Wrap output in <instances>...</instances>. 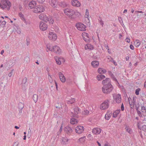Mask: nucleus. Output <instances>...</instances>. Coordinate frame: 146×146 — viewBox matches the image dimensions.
<instances>
[{
    "instance_id": "20",
    "label": "nucleus",
    "mask_w": 146,
    "mask_h": 146,
    "mask_svg": "<svg viewBox=\"0 0 146 146\" xmlns=\"http://www.w3.org/2000/svg\"><path fill=\"white\" fill-rule=\"evenodd\" d=\"M62 141L61 142V144L63 145H65L68 143V139L66 137H62Z\"/></svg>"
},
{
    "instance_id": "3",
    "label": "nucleus",
    "mask_w": 146,
    "mask_h": 146,
    "mask_svg": "<svg viewBox=\"0 0 146 146\" xmlns=\"http://www.w3.org/2000/svg\"><path fill=\"white\" fill-rule=\"evenodd\" d=\"M44 10V8L42 5H39L35 7L33 11L35 13H38L43 12Z\"/></svg>"
},
{
    "instance_id": "13",
    "label": "nucleus",
    "mask_w": 146,
    "mask_h": 146,
    "mask_svg": "<svg viewBox=\"0 0 146 146\" xmlns=\"http://www.w3.org/2000/svg\"><path fill=\"white\" fill-rule=\"evenodd\" d=\"M36 2L34 1H30L29 4V6L31 9H34V8L36 7Z\"/></svg>"
},
{
    "instance_id": "41",
    "label": "nucleus",
    "mask_w": 146,
    "mask_h": 146,
    "mask_svg": "<svg viewBox=\"0 0 146 146\" xmlns=\"http://www.w3.org/2000/svg\"><path fill=\"white\" fill-rule=\"evenodd\" d=\"M27 80V78L26 77H25L23 78L22 81V83L25 84L26 83Z\"/></svg>"
},
{
    "instance_id": "16",
    "label": "nucleus",
    "mask_w": 146,
    "mask_h": 146,
    "mask_svg": "<svg viewBox=\"0 0 146 146\" xmlns=\"http://www.w3.org/2000/svg\"><path fill=\"white\" fill-rule=\"evenodd\" d=\"M92 132L95 134H100L101 131V129L99 128H95L92 130Z\"/></svg>"
},
{
    "instance_id": "24",
    "label": "nucleus",
    "mask_w": 146,
    "mask_h": 146,
    "mask_svg": "<svg viewBox=\"0 0 146 146\" xmlns=\"http://www.w3.org/2000/svg\"><path fill=\"white\" fill-rule=\"evenodd\" d=\"M105 78V76L102 74L98 75L96 77L97 80L98 81H100Z\"/></svg>"
},
{
    "instance_id": "45",
    "label": "nucleus",
    "mask_w": 146,
    "mask_h": 146,
    "mask_svg": "<svg viewBox=\"0 0 146 146\" xmlns=\"http://www.w3.org/2000/svg\"><path fill=\"white\" fill-rule=\"evenodd\" d=\"M137 114L140 117H142V115L141 114V113L140 111H137Z\"/></svg>"
},
{
    "instance_id": "10",
    "label": "nucleus",
    "mask_w": 146,
    "mask_h": 146,
    "mask_svg": "<svg viewBox=\"0 0 146 146\" xmlns=\"http://www.w3.org/2000/svg\"><path fill=\"white\" fill-rule=\"evenodd\" d=\"M83 126H79L76 127L75 129L76 132L79 134L82 133L84 131Z\"/></svg>"
},
{
    "instance_id": "55",
    "label": "nucleus",
    "mask_w": 146,
    "mask_h": 146,
    "mask_svg": "<svg viewBox=\"0 0 146 146\" xmlns=\"http://www.w3.org/2000/svg\"><path fill=\"white\" fill-rule=\"evenodd\" d=\"M84 40L86 42H88L89 41V37H87V38H84Z\"/></svg>"
},
{
    "instance_id": "31",
    "label": "nucleus",
    "mask_w": 146,
    "mask_h": 146,
    "mask_svg": "<svg viewBox=\"0 0 146 146\" xmlns=\"http://www.w3.org/2000/svg\"><path fill=\"white\" fill-rule=\"evenodd\" d=\"M79 108L77 107L75 108L74 109V113L75 115H77L79 111Z\"/></svg>"
},
{
    "instance_id": "52",
    "label": "nucleus",
    "mask_w": 146,
    "mask_h": 146,
    "mask_svg": "<svg viewBox=\"0 0 146 146\" xmlns=\"http://www.w3.org/2000/svg\"><path fill=\"white\" fill-rule=\"evenodd\" d=\"M135 103H136V100L135 99L133 98V101L132 102V103H133V105H134L135 104Z\"/></svg>"
},
{
    "instance_id": "34",
    "label": "nucleus",
    "mask_w": 146,
    "mask_h": 146,
    "mask_svg": "<svg viewBox=\"0 0 146 146\" xmlns=\"http://www.w3.org/2000/svg\"><path fill=\"white\" fill-rule=\"evenodd\" d=\"M32 133L31 130L30 129V128L29 129L28 134L27 135V137L28 138H29L31 137V135Z\"/></svg>"
},
{
    "instance_id": "26",
    "label": "nucleus",
    "mask_w": 146,
    "mask_h": 146,
    "mask_svg": "<svg viewBox=\"0 0 146 146\" xmlns=\"http://www.w3.org/2000/svg\"><path fill=\"white\" fill-rule=\"evenodd\" d=\"M54 58L57 64L60 65L61 64V62L60 60V58L57 56H55Z\"/></svg>"
},
{
    "instance_id": "28",
    "label": "nucleus",
    "mask_w": 146,
    "mask_h": 146,
    "mask_svg": "<svg viewBox=\"0 0 146 146\" xmlns=\"http://www.w3.org/2000/svg\"><path fill=\"white\" fill-rule=\"evenodd\" d=\"M120 110L119 109V110H116L113 112V117L114 118L116 117H117V115L120 112Z\"/></svg>"
},
{
    "instance_id": "27",
    "label": "nucleus",
    "mask_w": 146,
    "mask_h": 146,
    "mask_svg": "<svg viewBox=\"0 0 146 146\" xmlns=\"http://www.w3.org/2000/svg\"><path fill=\"white\" fill-rule=\"evenodd\" d=\"M78 122V120L73 118L71 119L70 120V123L72 124H75L77 123Z\"/></svg>"
},
{
    "instance_id": "2",
    "label": "nucleus",
    "mask_w": 146,
    "mask_h": 146,
    "mask_svg": "<svg viewBox=\"0 0 146 146\" xmlns=\"http://www.w3.org/2000/svg\"><path fill=\"white\" fill-rule=\"evenodd\" d=\"M11 6V2L8 0H2L1 1V5H0V7L4 9L5 8H7V10H9Z\"/></svg>"
},
{
    "instance_id": "56",
    "label": "nucleus",
    "mask_w": 146,
    "mask_h": 146,
    "mask_svg": "<svg viewBox=\"0 0 146 146\" xmlns=\"http://www.w3.org/2000/svg\"><path fill=\"white\" fill-rule=\"evenodd\" d=\"M125 41L126 42L129 43L130 42V39L129 38H127L125 39Z\"/></svg>"
},
{
    "instance_id": "37",
    "label": "nucleus",
    "mask_w": 146,
    "mask_h": 146,
    "mask_svg": "<svg viewBox=\"0 0 146 146\" xmlns=\"http://www.w3.org/2000/svg\"><path fill=\"white\" fill-rule=\"evenodd\" d=\"M127 132H128L130 134L131 133V131L130 129L127 126H126L125 128Z\"/></svg>"
},
{
    "instance_id": "35",
    "label": "nucleus",
    "mask_w": 146,
    "mask_h": 146,
    "mask_svg": "<svg viewBox=\"0 0 146 146\" xmlns=\"http://www.w3.org/2000/svg\"><path fill=\"white\" fill-rule=\"evenodd\" d=\"M111 113L110 114H106L105 117V119L108 120H109L110 117V116H111V115H110Z\"/></svg>"
},
{
    "instance_id": "64",
    "label": "nucleus",
    "mask_w": 146,
    "mask_h": 146,
    "mask_svg": "<svg viewBox=\"0 0 146 146\" xmlns=\"http://www.w3.org/2000/svg\"><path fill=\"white\" fill-rule=\"evenodd\" d=\"M137 127L138 128H140V127H139V122H137Z\"/></svg>"
},
{
    "instance_id": "9",
    "label": "nucleus",
    "mask_w": 146,
    "mask_h": 146,
    "mask_svg": "<svg viewBox=\"0 0 146 146\" xmlns=\"http://www.w3.org/2000/svg\"><path fill=\"white\" fill-rule=\"evenodd\" d=\"M48 37L50 40H55L56 39L57 37L56 35L53 32H50L49 33Z\"/></svg>"
},
{
    "instance_id": "32",
    "label": "nucleus",
    "mask_w": 146,
    "mask_h": 146,
    "mask_svg": "<svg viewBox=\"0 0 146 146\" xmlns=\"http://www.w3.org/2000/svg\"><path fill=\"white\" fill-rule=\"evenodd\" d=\"M32 98L34 100V101L35 102H36L38 100V95L36 94H35L33 95V96L32 97Z\"/></svg>"
},
{
    "instance_id": "60",
    "label": "nucleus",
    "mask_w": 146,
    "mask_h": 146,
    "mask_svg": "<svg viewBox=\"0 0 146 146\" xmlns=\"http://www.w3.org/2000/svg\"><path fill=\"white\" fill-rule=\"evenodd\" d=\"M19 16H20V17H23V15L21 13H19Z\"/></svg>"
},
{
    "instance_id": "18",
    "label": "nucleus",
    "mask_w": 146,
    "mask_h": 146,
    "mask_svg": "<svg viewBox=\"0 0 146 146\" xmlns=\"http://www.w3.org/2000/svg\"><path fill=\"white\" fill-rule=\"evenodd\" d=\"M115 100L117 103H120L121 100V95L119 94H117L115 97Z\"/></svg>"
},
{
    "instance_id": "46",
    "label": "nucleus",
    "mask_w": 146,
    "mask_h": 146,
    "mask_svg": "<svg viewBox=\"0 0 146 146\" xmlns=\"http://www.w3.org/2000/svg\"><path fill=\"white\" fill-rule=\"evenodd\" d=\"M142 129L144 131H146V125H143L142 127Z\"/></svg>"
},
{
    "instance_id": "17",
    "label": "nucleus",
    "mask_w": 146,
    "mask_h": 146,
    "mask_svg": "<svg viewBox=\"0 0 146 146\" xmlns=\"http://www.w3.org/2000/svg\"><path fill=\"white\" fill-rule=\"evenodd\" d=\"M59 75L60 81L62 82H64L66 81V78L63 74L60 72L59 73Z\"/></svg>"
},
{
    "instance_id": "49",
    "label": "nucleus",
    "mask_w": 146,
    "mask_h": 146,
    "mask_svg": "<svg viewBox=\"0 0 146 146\" xmlns=\"http://www.w3.org/2000/svg\"><path fill=\"white\" fill-rule=\"evenodd\" d=\"M99 22L100 25H101L103 27L104 24L103 21L101 19L99 20Z\"/></svg>"
},
{
    "instance_id": "23",
    "label": "nucleus",
    "mask_w": 146,
    "mask_h": 146,
    "mask_svg": "<svg viewBox=\"0 0 146 146\" xmlns=\"http://www.w3.org/2000/svg\"><path fill=\"white\" fill-rule=\"evenodd\" d=\"M110 83V79L109 78H106L105 80H104L102 81V84L104 85L106 84H108Z\"/></svg>"
},
{
    "instance_id": "61",
    "label": "nucleus",
    "mask_w": 146,
    "mask_h": 146,
    "mask_svg": "<svg viewBox=\"0 0 146 146\" xmlns=\"http://www.w3.org/2000/svg\"><path fill=\"white\" fill-rule=\"evenodd\" d=\"M104 146H111L108 143H106L105 145Z\"/></svg>"
},
{
    "instance_id": "44",
    "label": "nucleus",
    "mask_w": 146,
    "mask_h": 146,
    "mask_svg": "<svg viewBox=\"0 0 146 146\" xmlns=\"http://www.w3.org/2000/svg\"><path fill=\"white\" fill-rule=\"evenodd\" d=\"M85 137H81L79 139V141L81 142H83L85 140Z\"/></svg>"
},
{
    "instance_id": "51",
    "label": "nucleus",
    "mask_w": 146,
    "mask_h": 146,
    "mask_svg": "<svg viewBox=\"0 0 146 146\" xmlns=\"http://www.w3.org/2000/svg\"><path fill=\"white\" fill-rule=\"evenodd\" d=\"M14 70L13 69L8 74V76L10 77L11 76V75H12V74L13 72V71Z\"/></svg>"
},
{
    "instance_id": "36",
    "label": "nucleus",
    "mask_w": 146,
    "mask_h": 146,
    "mask_svg": "<svg viewBox=\"0 0 146 146\" xmlns=\"http://www.w3.org/2000/svg\"><path fill=\"white\" fill-rule=\"evenodd\" d=\"M141 90V89L140 88H138L135 91V94L137 95H139V92Z\"/></svg>"
},
{
    "instance_id": "22",
    "label": "nucleus",
    "mask_w": 146,
    "mask_h": 146,
    "mask_svg": "<svg viewBox=\"0 0 146 146\" xmlns=\"http://www.w3.org/2000/svg\"><path fill=\"white\" fill-rule=\"evenodd\" d=\"M91 65L94 67H97L99 65V62L96 60L92 62Z\"/></svg>"
},
{
    "instance_id": "38",
    "label": "nucleus",
    "mask_w": 146,
    "mask_h": 146,
    "mask_svg": "<svg viewBox=\"0 0 146 146\" xmlns=\"http://www.w3.org/2000/svg\"><path fill=\"white\" fill-rule=\"evenodd\" d=\"M89 16V10L88 9H86V13H85V17L86 18H88Z\"/></svg>"
},
{
    "instance_id": "11",
    "label": "nucleus",
    "mask_w": 146,
    "mask_h": 146,
    "mask_svg": "<svg viewBox=\"0 0 146 146\" xmlns=\"http://www.w3.org/2000/svg\"><path fill=\"white\" fill-rule=\"evenodd\" d=\"M24 103L20 102L18 105V108L19 109V113L18 115H21L22 112V109L24 108Z\"/></svg>"
},
{
    "instance_id": "50",
    "label": "nucleus",
    "mask_w": 146,
    "mask_h": 146,
    "mask_svg": "<svg viewBox=\"0 0 146 146\" xmlns=\"http://www.w3.org/2000/svg\"><path fill=\"white\" fill-rule=\"evenodd\" d=\"M40 3H43L45 1V0H37Z\"/></svg>"
},
{
    "instance_id": "19",
    "label": "nucleus",
    "mask_w": 146,
    "mask_h": 146,
    "mask_svg": "<svg viewBox=\"0 0 146 146\" xmlns=\"http://www.w3.org/2000/svg\"><path fill=\"white\" fill-rule=\"evenodd\" d=\"M58 4V2L56 0H52L51 5V6L53 8L56 7Z\"/></svg>"
},
{
    "instance_id": "21",
    "label": "nucleus",
    "mask_w": 146,
    "mask_h": 146,
    "mask_svg": "<svg viewBox=\"0 0 146 146\" xmlns=\"http://www.w3.org/2000/svg\"><path fill=\"white\" fill-rule=\"evenodd\" d=\"M59 6L63 8L67 7L68 6V4L65 2L62 1L60 2L59 4Z\"/></svg>"
},
{
    "instance_id": "1",
    "label": "nucleus",
    "mask_w": 146,
    "mask_h": 146,
    "mask_svg": "<svg viewBox=\"0 0 146 146\" xmlns=\"http://www.w3.org/2000/svg\"><path fill=\"white\" fill-rule=\"evenodd\" d=\"M113 87L111 83L107 84H106L103 86L102 88L103 92L105 94H109L112 91Z\"/></svg>"
},
{
    "instance_id": "30",
    "label": "nucleus",
    "mask_w": 146,
    "mask_h": 146,
    "mask_svg": "<svg viewBox=\"0 0 146 146\" xmlns=\"http://www.w3.org/2000/svg\"><path fill=\"white\" fill-rule=\"evenodd\" d=\"M89 113L88 110H84L82 112V114L83 115H88Z\"/></svg>"
},
{
    "instance_id": "53",
    "label": "nucleus",
    "mask_w": 146,
    "mask_h": 146,
    "mask_svg": "<svg viewBox=\"0 0 146 146\" xmlns=\"http://www.w3.org/2000/svg\"><path fill=\"white\" fill-rule=\"evenodd\" d=\"M48 78L49 81L50 82L52 83L53 80H52V78L51 76H50V77H49Z\"/></svg>"
},
{
    "instance_id": "58",
    "label": "nucleus",
    "mask_w": 146,
    "mask_h": 146,
    "mask_svg": "<svg viewBox=\"0 0 146 146\" xmlns=\"http://www.w3.org/2000/svg\"><path fill=\"white\" fill-rule=\"evenodd\" d=\"M130 48L131 50H133V49H134L133 46V45H132V44H131L130 45Z\"/></svg>"
},
{
    "instance_id": "25",
    "label": "nucleus",
    "mask_w": 146,
    "mask_h": 146,
    "mask_svg": "<svg viewBox=\"0 0 146 146\" xmlns=\"http://www.w3.org/2000/svg\"><path fill=\"white\" fill-rule=\"evenodd\" d=\"M98 72L100 74H102L105 73L106 71L105 69H103L102 68H99L98 70Z\"/></svg>"
},
{
    "instance_id": "57",
    "label": "nucleus",
    "mask_w": 146,
    "mask_h": 146,
    "mask_svg": "<svg viewBox=\"0 0 146 146\" xmlns=\"http://www.w3.org/2000/svg\"><path fill=\"white\" fill-rule=\"evenodd\" d=\"M18 143L17 142H15L13 144V146H18Z\"/></svg>"
},
{
    "instance_id": "62",
    "label": "nucleus",
    "mask_w": 146,
    "mask_h": 146,
    "mask_svg": "<svg viewBox=\"0 0 146 146\" xmlns=\"http://www.w3.org/2000/svg\"><path fill=\"white\" fill-rule=\"evenodd\" d=\"M6 23V22H5V21H3L2 22V24L3 25H5V24Z\"/></svg>"
},
{
    "instance_id": "40",
    "label": "nucleus",
    "mask_w": 146,
    "mask_h": 146,
    "mask_svg": "<svg viewBox=\"0 0 146 146\" xmlns=\"http://www.w3.org/2000/svg\"><path fill=\"white\" fill-rule=\"evenodd\" d=\"M74 14L75 15L78 17H80L81 16L80 13L78 12H75Z\"/></svg>"
},
{
    "instance_id": "63",
    "label": "nucleus",
    "mask_w": 146,
    "mask_h": 146,
    "mask_svg": "<svg viewBox=\"0 0 146 146\" xmlns=\"http://www.w3.org/2000/svg\"><path fill=\"white\" fill-rule=\"evenodd\" d=\"M113 64L115 65V66H117V64L116 63V62H115V61L114 60H113Z\"/></svg>"
},
{
    "instance_id": "8",
    "label": "nucleus",
    "mask_w": 146,
    "mask_h": 146,
    "mask_svg": "<svg viewBox=\"0 0 146 146\" xmlns=\"http://www.w3.org/2000/svg\"><path fill=\"white\" fill-rule=\"evenodd\" d=\"M39 28L42 31H45L48 28L47 25L42 21H41L39 24Z\"/></svg>"
},
{
    "instance_id": "47",
    "label": "nucleus",
    "mask_w": 146,
    "mask_h": 146,
    "mask_svg": "<svg viewBox=\"0 0 146 146\" xmlns=\"http://www.w3.org/2000/svg\"><path fill=\"white\" fill-rule=\"evenodd\" d=\"M129 104L130 105V107L131 108V109H133V108H134V106L133 104V103L131 102V103H130V102H129Z\"/></svg>"
},
{
    "instance_id": "39",
    "label": "nucleus",
    "mask_w": 146,
    "mask_h": 146,
    "mask_svg": "<svg viewBox=\"0 0 146 146\" xmlns=\"http://www.w3.org/2000/svg\"><path fill=\"white\" fill-rule=\"evenodd\" d=\"M141 111L142 112L146 113V108L144 106H141Z\"/></svg>"
},
{
    "instance_id": "7",
    "label": "nucleus",
    "mask_w": 146,
    "mask_h": 146,
    "mask_svg": "<svg viewBox=\"0 0 146 146\" xmlns=\"http://www.w3.org/2000/svg\"><path fill=\"white\" fill-rule=\"evenodd\" d=\"M64 132L67 134H69L72 133L73 130L71 127L70 125L65 127L64 129Z\"/></svg>"
},
{
    "instance_id": "29",
    "label": "nucleus",
    "mask_w": 146,
    "mask_h": 146,
    "mask_svg": "<svg viewBox=\"0 0 146 146\" xmlns=\"http://www.w3.org/2000/svg\"><path fill=\"white\" fill-rule=\"evenodd\" d=\"M135 46L138 47L141 44V42L139 40H136L134 42Z\"/></svg>"
},
{
    "instance_id": "15",
    "label": "nucleus",
    "mask_w": 146,
    "mask_h": 146,
    "mask_svg": "<svg viewBox=\"0 0 146 146\" xmlns=\"http://www.w3.org/2000/svg\"><path fill=\"white\" fill-rule=\"evenodd\" d=\"M53 51L56 53L57 54H60L61 52V50L59 46H53Z\"/></svg>"
},
{
    "instance_id": "42",
    "label": "nucleus",
    "mask_w": 146,
    "mask_h": 146,
    "mask_svg": "<svg viewBox=\"0 0 146 146\" xmlns=\"http://www.w3.org/2000/svg\"><path fill=\"white\" fill-rule=\"evenodd\" d=\"M111 78L112 79L114 80L115 81H116L117 83H118V82L117 81V80L116 78L115 77V76L114 75H112V76H111Z\"/></svg>"
},
{
    "instance_id": "4",
    "label": "nucleus",
    "mask_w": 146,
    "mask_h": 146,
    "mask_svg": "<svg viewBox=\"0 0 146 146\" xmlns=\"http://www.w3.org/2000/svg\"><path fill=\"white\" fill-rule=\"evenodd\" d=\"M64 12L66 15L69 17H71L74 14L75 11L71 9L66 8L64 10Z\"/></svg>"
},
{
    "instance_id": "59",
    "label": "nucleus",
    "mask_w": 146,
    "mask_h": 146,
    "mask_svg": "<svg viewBox=\"0 0 146 146\" xmlns=\"http://www.w3.org/2000/svg\"><path fill=\"white\" fill-rule=\"evenodd\" d=\"M107 58L108 59H109V60H113V58L110 56H108Z\"/></svg>"
},
{
    "instance_id": "6",
    "label": "nucleus",
    "mask_w": 146,
    "mask_h": 146,
    "mask_svg": "<svg viewBox=\"0 0 146 146\" xmlns=\"http://www.w3.org/2000/svg\"><path fill=\"white\" fill-rule=\"evenodd\" d=\"M108 100H107L103 103L100 105V108L102 110H105L108 108L109 106Z\"/></svg>"
},
{
    "instance_id": "33",
    "label": "nucleus",
    "mask_w": 146,
    "mask_h": 146,
    "mask_svg": "<svg viewBox=\"0 0 146 146\" xmlns=\"http://www.w3.org/2000/svg\"><path fill=\"white\" fill-rule=\"evenodd\" d=\"M75 100L74 98H72L71 99H70L68 100L67 101V103L69 104H72L75 101Z\"/></svg>"
},
{
    "instance_id": "54",
    "label": "nucleus",
    "mask_w": 146,
    "mask_h": 146,
    "mask_svg": "<svg viewBox=\"0 0 146 146\" xmlns=\"http://www.w3.org/2000/svg\"><path fill=\"white\" fill-rule=\"evenodd\" d=\"M121 111H123L124 110V107L123 103H122L121 106Z\"/></svg>"
},
{
    "instance_id": "43",
    "label": "nucleus",
    "mask_w": 146,
    "mask_h": 146,
    "mask_svg": "<svg viewBox=\"0 0 146 146\" xmlns=\"http://www.w3.org/2000/svg\"><path fill=\"white\" fill-rule=\"evenodd\" d=\"M47 48L50 51H53V47L52 48L50 47V46H49L47 45Z\"/></svg>"
},
{
    "instance_id": "5",
    "label": "nucleus",
    "mask_w": 146,
    "mask_h": 146,
    "mask_svg": "<svg viewBox=\"0 0 146 146\" xmlns=\"http://www.w3.org/2000/svg\"><path fill=\"white\" fill-rule=\"evenodd\" d=\"M76 27L79 30L83 31L86 30V26L81 23H80L76 24Z\"/></svg>"
},
{
    "instance_id": "12",
    "label": "nucleus",
    "mask_w": 146,
    "mask_h": 146,
    "mask_svg": "<svg viewBox=\"0 0 146 146\" xmlns=\"http://www.w3.org/2000/svg\"><path fill=\"white\" fill-rule=\"evenodd\" d=\"M43 17V20L44 22H47L48 21H49L50 24H52L53 23L54 21L53 20H51V18H48L46 15L44 16Z\"/></svg>"
},
{
    "instance_id": "48",
    "label": "nucleus",
    "mask_w": 146,
    "mask_h": 146,
    "mask_svg": "<svg viewBox=\"0 0 146 146\" xmlns=\"http://www.w3.org/2000/svg\"><path fill=\"white\" fill-rule=\"evenodd\" d=\"M27 45V46L29 45L30 43V41L29 38H27L26 40Z\"/></svg>"
},
{
    "instance_id": "14",
    "label": "nucleus",
    "mask_w": 146,
    "mask_h": 146,
    "mask_svg": "<svg viewBox=\"0 0 146 146\" xmlns=\"http://www.w3.org/2000/svg\"><path fill=\"white\" fill-rule=\"evenodd\" d=\"M71 4L73 6L79 7L80 6L81 4L77 0H73L71 2Z\"/></svg>"
}]
</instances>
